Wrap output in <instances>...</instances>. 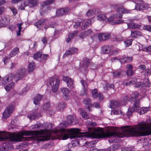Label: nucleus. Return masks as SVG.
Here are the masks:
<instances>
[{"label":"nucleus","instance_id":"f257e3e1","mask_svg":"<svg viewBox=\"0 0 151 151\" xmlns=\"http://www.w3.org/2000/svg\"><path fill=\"white\" fill-rule=\"evenodd\" d=\"M115 127L111 128V132H104L100 128H98L92 132H87L81 133L79 129V142H81L82 140L85 139V138H105L110 136L121 137L122 134H129L132 136H142L151 134V126L147 124L145 122H141L137 125L133 126H127L121 127L120 132L117 131L114 128Z\"/></svg>","mask_w":151,"mask_h":151},{"label":"nucleus","instance_id":"f03ea898","mask_svg":"<svg viewBox=\"0 0 151 151\" xmlns=\"http://www.w3.org/2000/svg\"><path fill=\"white\" fill-rule=\"evenodd\" d=\"M52 135L50 132L47 129H42L38 131H23L21 135L10 133L9 137L3 135L0 136V141L9 140L10 141H21L24 140L29 141L32 139V137H24L23 136H32L37 142L43 141L49 139Z\"/></svg>","mask_w":151,"mask_h":151},{"label":"nucleus","instance_id":"7ed1b4c3","mask_svg":"<svg viewBox=\"0 0 151 151\" xmlns=\"http://www.w3.org/2000/svg\"><path fill=\"white\" fill-rule=\"evenodd\" d=\"M54 2L53 0H48L43 2L41 4L42 7L40 9V13L41 15H44L45 14L47 13L50 10L51 8L48 6Z\"/></svg>","mask_w":151,"mask_h":151},{"label":"nucleus","instance_id":"20e7f679","mask_svg":"<svg viewBox=\"0 0 151 151\" xmlns=\"http://www.w3.org/2000/svg\"><path fill=\"white\" fill-rule=\"evenodd\" d=\"M127 97L125 96L124 97L120 102L118 101H111L110 102L109 105L110 107L114 109L119 107L121 105H125L127 103Z\"/></svg>","mask_w":151,"mask_h":151},{"label":"nucleus","instance_id":"39448f33","mask_svg":"<svg viewBox=\"0 0 151 151\" xmlns=\"http://www.w3.org/2000/svg\"><path fill=\"white\" fill-rule=\"evenodd\" d=\"M60 82V80L59 78H56L55 81L54 78H50L49 79L47 84L48 86L52 87V91L55 92L58 89V86Z\"/></svg>","mask_w":151,"mask_h":151},{"label":"nucleus","instance_id":"423d86ee","mask_svg":"<svg viewBox=\"0 0 151 151\" xmlns=\"http://www.w3.org/2000/svg\"><path fill=\"white\" fill-rule=\"evenodd\" d=\"M115 7L116 12L119 14L118 16L119 19L122 18V14L129 13L131 12V10H128L123 6H120L118 5H115Z\"/></svg>","mask_w":151,"mask_h":151},{"label":"nucleus","instance_id":"0eeeda50","mask_svg":"<svg viewBox=\"0 0 151 151\" xmlns=\"http://www.w3.org/2000/svg\"><path fill=\"white\" fill-rule=\"evenodd\" d=\"M119 19V18L118 14H116L114 15L113 16L111 17L108 19L106 18V20L105 22L107 21L109 22V23L112 25L120 24L123 22L122 20H116L117 19Z\"/></svg>","mask_w":151,"mask_h":151},{"label":"nucleus","instance_id":"6e6552de","mask_svg":"<svg viewBox=\"0 0 151 151\" xmlns=\"http://www.w3.org/2000/svg\"><path fill=\"white\" fill-rule=\"evenodd\" d=\"M26 69L24 68L19 69L14 76L15 80L18 81L23 78L26 74Z\"/></svg>","mask_w":151,"mask_h":151},{"label":"nucleus","instance_id":"1a4fd4ad","mask_svg":"<svg viewBox=\"0 0 151 151\" xmlns=\"http://www.w3.org/2000/svg\"><path fill=\"white\" fill-rule=\"evenodd\" d=\"M67 124H63L65 127H66L73 124H77L78 121L76 117L74 116L69 115L67 117Z\"/></svg>","mask_w":151,"mask_h":151},{"label":"nucleus","instance_id":"9d476101","mask_svg":"<svg viewBox=\"0 0 151 151\" xmlns=\"http://www.w3.org/2000/svg\"><path fill=\"white\" fill-rule=\"evenodd\" d=\"M13 110V106L11 105L8 106L3 114V117L4 119L9 117L12 113Z\"/></svg>","mask_w":151,"mask_h":151},{"label":"nucleus","instance_id":"9b49d317","mask_svg":"<svg viewBox=\"0 0 151 151\" xmlns=\"http://www.w3.org/2000/svg\"><path fill=\"white\" fill-rule=\"evenodd\" d=\"M91 93L92 96L94 99H96L98 98L99 101H102L104 100V97L101 93L98 92L96 89H94L92 90Z\"/></svg>","mask_w":151,"mask_h":151},{"label":"nucleus","instance_id":"f8f14e48","mask_svg":"<svg viewBox=\"0 0 151 151\" xmlns=\"http://www.w3.org/2000/svg\"><path fill=\"white\" fill-rule=\"evenodd\" d=\"M10 20L8 17L2 16L0 19V25L1 27H5L9 25Z\"/></svg>","mask_w":151,"mask_h":151},{"label":"nucleus","instance_id":"ddd939ff","mask_svg":"<svg viewBox=\"0 0 151 151\" xmlns=\"http://www.w3.org/2000/svg\"><path fill=\"white\" fill-rule=\"evenodd\" d=\"M14 76V75L12 73L2 78L1 82V83L4 85H6L12 80Z\"/></svg>","mask_w":151,"mask_h":151},{"label":"nucleus","instance_id":"4468645a","mask_svg":"<svg viewBox=\"0 0 151 151\" xmlns=\"http://www.w3.org/2000/svg\"><path fill=\"white\" fill-rule=\"evenodd\" d=\"M63 79L66 82L67 86L70 88H73L74 87L73 81L71 78L68 76H63Z\"/></svg>","mask_w":151,"mask_h":151},{"label":"nucleus","instance_id":"2eb2a0df","mask_svg":"<svg viewBox=\"0 0 151 151\" xmlns=\"http://www.w3.org/2000/svg\"><path fill=\"white\" fill-rule=\"evenodd\" d=\"M98 36L99 41H102L109 39L111 37V34L109 33H101L99 34Z\"/></svg>","mask_w":151,"mask_h":151},{"label":"nucleus","instance_id":"dca6fc26","mask_svg":"<svg viewBox=\"0 0 151 151\" xmlns=\"http://www.w3.org/2000/svg\"><path fill=\"white\" fill-rule=\"evenodd\" d=\"M69 11V8L68 7L58 9L56 11V14L57 16H63L68 13Z\"/></svg>","mask_w":151,"mask_h":151},{"label":"nucleus","instance_id":"f3484780","mask_svg":"<svg viewBox=\"0 0 151 151\" xmlns=\"http://www.w3.org/2000/svg\"><path fill=\"white\" fill-rule=\"evenodd\" d=\"M77 49L75 47L69 48L64 54L63 56L65 57L67 56L74 54L77 52Z\"/></svg>","mask_w":151,"mask_h":151},{"label":"nucleus","instance_id":"a211bd4d","mask_svg":"<svg viewBox=\"0 0 151 151\" xmlns=\"http://www.w3.org/2000/svg\"><path fill=\"white\" fill-rule=\"evenodd\" d=\"M113 48L112 45H105L101 48V52L104 54H107L109 53Z\"/></svg>","mask_w":151,"mask_h":151},{"label":"nucleus","instance_id":"6ab92c4d","mask_svg":"<svg viewBox=\"0 0 151 151\" xmlns=\"http://www.w3.org/2000/svg\"><path fill=\"white\" fill-rule=\"evenodd\" d=\"M25 6H29L31 7H35L37 5V0H27V3L25 2L24 3Z\"/></svg>","mask_w":151,"mask_h":151},{"label":"nucleus","instance_id":"aec40b11","mask_svg":"<svg viewBox=\"0 0 151 151\" xmlns=\"http://www.w3.org/2000/svg\"><path fill=\"white\" fill-rule=\"evenodd\" d=\"M97 16V19L100 21H106V17L101 13L99 10L97 9V13L96 14Z\"/></svg>","mask_w":151,"mask_h":151},{"label":"nucleus","instance_id":"412c9836","mask_svg":"<svg viewBox=\"0 0 151 151\" xmlns=\"http://www.w3.org/2000/svg\"><path fill=\"white\" fill-rule=\"evenodd\" d=\"M93 31L91 29H89L81 32L79 35V36L80 38H84L91 34Z\"/></svg>","mask_w":151,"mask_h":151},{"label":"nucleus","instance_id":"4be33fe9","mask_svg":"<svg viewBox=\"0 0 151 151\" xmlns=\"http://www.w3.org/2000/svg\"><path fill=\"white\" fill-rule=\"evenodd\" d=\"M41 115L37 112L35 111L30 114H28L27 116L30 120H31L38 118Z\"/></svg>","mask_w":151,"mask_h":151},{"label":"nucleus","instance_id":"5701e85b","mask_svg":"<svg viewBox=\"0 0 151 151\" xmlns=\"http://www.w3.org/2000/svg\"><path fill=\"white\" fill-rule=\"evenodd\" d=\"M137 79L136 78H133L130 81H125L123 82L122 84L124 85H125L126 86H128L130 84H134L135 85L137 83Z\"/></svg>","mask_w":151,"mask_h":151},{"label":"nucleus","instance_id":"b1692460","mask_svg":"<svg viewBox=\"0 0 151 151\" xmlns=\"http://www.w3.org/2000/svg\"><path fill=\"white\" fill-rule=\"evenodd\" d=\"M60 91L64 96V97L65 99L68 98V93L69 91L66 88L63 87L60 89Z\"/></svg>","mask_w":151,"mask_h":151},{"label":"nucleus","instance_id":"393cba45","mask_svg":"<svg viewBox=\"0 0 151 151\" xmlns=\"http://www.w3.org/2000/svg\"><path fill=\"white\" fill-rule=\"evenodd\" d=\"M42 96L40 94L37 95L34 99V103L35 105H38L41 100Z\"/></svg>","mask_w":151,"mask_h":151},{"label":"nucleus","instance_id":"a878e982","mask_svg":"<svg viewBox=\"0 0 151 151\" xmlns=\"http://www.w3.org/2000/svg\"><path fill=\"white\" fill-rule=\"evenodd\" d=\"M19 48L17 47L14 48L9 54V55L10 58L12 57L19 52Z\"/></svg>","mask_w":151,"mask_h":151},{"label":"nucleus","instance_id":"bb28decb","mask_svg":"<svg viewBox=\"0 0 151 151\" xmlns=\"http://www.w3.org/2000/svg\"><path fill=\"white\" fill-rule=\"evenodd\" d=\"M46 20L45 19H41L39 20L37 22L34 23V24L37 28L40 27L45 24Z\"/></svg>","mask_w":151,"mask_h":151},{"label":"nucleus","instance_id":"cd10ccee","mask_svg":"<svg viewBox=\"0 0 151 151\" xmlns=\"http://www.w3.org/2000/svg\"><path fill=\"white\" fill-rule=\"evenodd\" d=\"M80 113L82 117L84 119H87L90 118L89 116L87 114L86 112L81 109H80Z\"/></svg>","mask_w":151,"mask_h":151},{"label":"nucleus","instance_id":"c85d7f7f","mask_svg":"<svg viewBox=\"0 0 151 151\" xmlns=\"http://www.w3.org/2000/svg\"><path fill=\"white\" fill-rule=\"evenodd\" d=\"M131 36L133 38H137L139 36H142V34L139 31H131Z\"/></svg>","mask_w":151,"mask_h":151},{"label":"nucleus","instance_id":"c756f323","mask_svg":"<svg viewBox=\"0 0 151 151\" xmlns=\"http://www.w3.org/2000/svg\"><path fill=\"white\" fill-rule=\"evenodd\" d=\"M129 27L132 29H139L140 27L139 24L134 23H130L127 24Z\"/></svg>","mask_w":151,"mask_h":151},{"label":"nucleus","instance_id":"7c9ffc66","mask_svg":"<svg viewBox=\"0 0 151 151\" xmlns=\"http://www.w3.org/2000/svg\"><path fill=\"white\" fill-rule=\"evenodd\" d=\"M139 96V93L137 92L132 93L130 97L129 101L130 102H133L137 99Z\"/></svg>","mask_w":151,"mask_h":151},{"label":"nucleus","instance_id":"2f4dec72","mask_svg":"<svg viewBox=\"0 0 151 151\" xmlns=\"http://www.w3.org/2000/svg\"><path fill=\"white\" fill-rule=\"evenodd\" d=\"M14 83L13 82H12L6 86H5L4 88L7 91H8L14 88Z\"/></svg>","mask_w":151,"mask_h":151},{"label":"nucleus","instance_id":"473e14b6","mask_svg":"<svg viewBox=\"0 0 151 151\" xmlns=\"http://www.w3.org/2000/svg\"><path fill=\"white\" fill-rule=\"evenodd\" d=\"M78 30H76L70 34L68 37L66 39V42H69L71 39L74 37L75 35L78 33Z\"/></svg>","mask_w":151,"mask_h":151},{"label":"nucleus","instance_id":"72a5a7b5","mask_svg":"<svg viewBox=\"0 0 151 151\" xmlns=\"http://www.w3.org/2000/svg\"><path fill=\"white\" fill-rule=\"evenodd\" d=\"M97 13V9H93L89 10L88 11L86 14V15L88 16H91L94 15H96Z\"/></svg>","mask_w":151,"mask_h":151},{"label":"nucleus","instance_id":"f704fd0d","mask_svg":"<svg viewBox=\"0 0 151 151\" xmlns=\"http://www.w3.org/2000/svg\"><path fill=\"white\" fill-rule=\"evenodd\" d=\"M132 57H128L122 58L120 60V62L121 63H129L132 61Z\"/></svg>","mask_w":151,"mask_h":151},{"label":"nucleus","instance_id":"c9c22d12","mask_svg":"<svg viewBox=\"0 0 151 151\" xmlns=\"http://www.w3.org/2000/svg\"><path fill=\"white\" fill-rule=\"evenodd\" d=\"M50 107V104L47 103L44 104L41 108V110L42 112H45L47 111Z\"/></svg>","mask_w":151,"mask_h":151},{"label":"nucleus","instance_id":"e433bc0d","mask_svg":"<svg viewBox=\"0 0 151 151\" xmlns=\"http://www.w3.org/2000/svg\"><path fill=\"white\" fill-rule=\"evenodd\" d=\"M66 104L63 102L59 103L56 107V109L58 111H61L63 110L66 106Z\"/></svg>","mask_w":151,"mask_h":151},{"label":"nucleus","instance_id":"4c0bfd02","mask_svg":"<svg viewBox=\"0 0 151 151\" xmlns=\"http://www.w3.org/2000/svg\"><path fill=\"white\" fill-rule=\"evenodd\" d=\"M149 109V108L145 107L141 108L138 111L140 114H142L147 111Z\"/></svg>","mask_w":151,"mask_h":151},{"label":"nucleus","instance_id":"58836bf2","mask_svg":"<svg viewBox=\"0 0 151 151\" xmlns=\"http://www.w3.org/2000/svg\"><path fill=\"white\" fill-rule=\"evenodd\" d=\"M139 103L140 100H137L135 101L132 107H131V108H134L135 109V111L137 110L140 107Z\"/></svg>","mask_w":151,"mask_h":151},{"label":"nucleus","instance_id":"ea45409f","mask_svg":"<svg viewBox=\"0 0 151 151\" xmlns=\"http://www.w3.org/2000/svg\"><path fill=\"white\" fill-rule=\"evenodd\" d=\"M48 57L49 55L47 54H41L40 60H39L41 62H45L48 58Z\"/></svg>","mask_w":151,"mask_h":151},{"label":"nucleus","instance_id":"a19ab883","mask_svg":"<svg viewBox=\"0 0 151 151\" xmlns=\"http://www.w3.org/2000/svg\"><path fill=\"white\" fill-rule=\"evenodd\" d=\"M35 68V64L33 63H29L28 66V71L29 72H32Z\"/></svg>","mask_w":151,"mask_h":151},{"label":"nucleus","instance_id":"79ce46f5","mask_svg":"<svg viewBox=\"0 0 151 151\" xmlns=\"http://www.w3.org/2000/svg\"><path fill=\"white\" fill-rule=\"evenodd\" d=\"M37 46V44L36 42H32L29 46V48L32 50H35Z\"/></svg>","mask_w":151,"mask_h":151},{"label":"nucleus","instance_id":"37998d69","mask_svg":"<svg viewBox=\"0 0 151 151\" xmlns=\"http://www.w3.org/2000/svg\"><path fill=\"white\" fill-rule=\"evenodd\" d=\"M135 111V109L134 108H131L130 107L128 110V112L127 113V115L128 117H130L132 114V113Z\"/></svg>","mask_w":151,"mask_h":151},{"label":"nucleus","instance_id":"c03bdc74","mask_svg":"<svg viewBox=\"0 0 151 151\" xmlns=\"http://www.w3.org/2000/svg\"><path fill=\"white\" fill-rule=\"evenodd\" d=\"M83 102V103L85 104L89 105V106L87 107V109L89 111H90L91 110L90 109V104H90L91 102V99L89 98H87L85 99Z\"/></svg>","mask_w":151,"mask_h":151},{"label":"nucleus","instance_id":"a18cd8bd","mask_svg":"<svg viewBox=\"0 0 151 151\" xmlns=\"http://www.w3.org/2000/svg\"><path fill=\"white\" fill-rule=\"evenodd\" d=\"M135 9L137 10H141L144 9V5L143 4L138 3L136 5Z\"/></svg>","mask_w":151,"mask_h":151},{"label":"nucleus","instance_id":"49530a36","mask_svg":"<svg viewBox=\"0 0 151 151\" xmlns=\"http://www.w3.org/2000/svg\"><path fill=\"white\" fill-rule=\"evenodd\" d=\"M95 142L94 141L89 142H85L86 146L88 148H91L93 147L95 144Z\"/></svg>","mask_w":151,"mask_h":151},{"label":"nucleus","instance_id":"de8ad7c7","mask_svg":"<svg viewBox=\"0 0 151 151\" xmlns=\"http://www.w3.org/2000/svg\"><path fill=\"white\" fill-rule=\"evenodd\" d=\"M91 21L90 19H89L87 20L83 25V27H82V29H86L88 26H89L91 25Z\"/></svg>","mask_w":151,"mask_h":151},{"label":"nucleus","instance_id":"09e8293b","mask_svg":"<svg viewBox=\"0 0 151 151\" xmlns=\"http://www.w3.org/2000/svg\"><path fill=\"white\" fill-rule=\"evenodd\" d=\"M113 40L115 42L120 41L123 40V38L121 36L119 35L115 36L113 38Z\"/></svg>","mask_w":151,"mask_h":151},{"label":"nucleus","instance_id":"8fccbe9b","mask_svg":"<svg viewBox=\"0 0 151 151\" xmlns=\"http://www.w3.org/2000/svg\"><path fill=\"white\" fill-rule=\"evenodd\" d=\"M121 71L120 70H116L113 72V76L114 77L118 78L120 76Z\"/></svg>","mask_w":151,"mask_h":151},{"label":"nucleus","instance_id":"3c124183","mask_svg":"<svg viewBox=\"0 0 151 151\" xmlns=\"http://www.w3.org/2000/svg\"><path fill=\"white\" fill-rule=\"evenodd\" d=\"M151 71L149 69H146L141 72L142 75L145 76H147L151 73Z\"/></svg>","mask_w":151,"mask_h":151},{"label":"nucleus","instance_id":"603ef678","mask_svg":"<svg viewBox=\"0 0 151 151\" xmlns=\"http://www.w3.org/2000/svg\"><path fill=\"white\" fill-rule=\"evenodd\" d=\"M22 25V23H17V26L18 27V32H17V36H20L21 35L20 32L21 30L22 29L21 26Z\"/></svg>","mask_w":151,"mask_h":151},{"label":"nucleus","instance_id":"864d4df0","mask_svg":"<svg viewBox=\"0 0 151 151\" xmlns=\"http://www.w3.org/2000/svg\"><path fill=\"white\" fill-rule=\"evenodd\" d=\"M41 55V52H37L36 53L34 54V58L36 60L40 59Z\"/></svg>","mask_w":151,"mask_h":151},{"label":"nucleus","instance_id":"5fc2aeb1","mask_svg":"<svg viewBox=\"0 0 151 151\" xmlns=\"http://www.w3.org/2000/svg\"><path fill=\"white\" fill-rule=\"evenodd\" d=\"M144 86V83L142 82H137V83L134 86L136 87L141 88L143 87Z\"/></svg>","mask_w":151,"mask_h":151},{"label":"nucleus","instance_id":"6e6d98bb","mask_svg":"<svg viewBox=\"0 0 151 151\" xmlns=\"http://www.w3.org/2000/svg\"><path fill=\"white\" fill-rule=\"evenodd\" d=\"M132 39H129L126 40L124 41V43L126 47H128L132 44Z\"/></svg>","mask_w":151,"mask_h":151},{"label":"nucleus","instance_id":"4d7b16f0","mask_svg":"<svg viewBox=\"0 0 151 151\" xmlns=\"http://www.w3.org/2000/svg\"><path fill=\"white\" fill-rule=\"evenodd\" d=\"M81 83L83 86V88H86L87 87L88 83L86 81L83 80H81Z\"/></svg>","mask_w":151,"mask_h":151},{"label":"nucleus","instance_id":"13d9d810","mask_svg":"<svg viewBox=\"0 0 151 151\" xmlns=\"http://www.w3.org/2000/svg\"><path fill=\"white\" fill-rule=\"evenodd\" d=\"M89 60V59H87V60H84V63L85 64V65L87 68L89 66V65H92L91 63H90Z\"/></svg>","mask_w":151,"mask_h":151},{"label":"nucleus","instance_id":"bf43d9fd","mask_svg":"<svg viewBox=\"0 0 151 151\" xmlns=\"http://www.w3.org/2000/svg\"><path fill=\"white\" fill-rule=\"evenodd\" d=\"M95 107L96 108H98L100 107V104L98 102H95L93 104H90V107Z\"/></svg>","mask_w":151,"mask_h":151},{"label":"nucleus","instance_id":"052dcab7","mask_svg":"<svg viewBox=\"0 0 151 151\" xmlns=\"http://www.w3.org/2000/svg\"><path fill=\"white\" fill-rule=\"evenodd\" d=\"M86 124L89 126H92L93 127H94L96 125V123L90 121H87L86 122Z\"/></svg>","mask_w":151,"mask_h":151},{"label":"nucleus","instance_id":"680f3d73","mask_svg":"<svg viewBox=\"0 0 151 151\" xmlns=\"http://www.w3.org/2000/svg\"><path fill=\"white\" fill-rule=\"evenodd\" d=\"M145 82L144 83V86H145V87H150V84L149 80L148 79H146L145 80Z\"/></svg>","mask_w":151,"mask_h":151},{"label":"nucleus","instance_id":"e2e57ef3","mask_svg":"<svg viewBox=\"0 0 151 151\" xmlns=\"http://www.w3.org/2000/svg\"><path fill=\"white\" fill-rule=\"evenodd\" d=\"M126 73L128 76H130L134 73V71L132 70H127L126 71Z\"/></svg>","mask_w":151,"mask_h":151},{"label":"nucleus","instance_id":"0e129e2a","mask_svg":"<svg viewBox=\"0 0 151 151\" xmlns=\"http://www.w3.org/2000/svg\"><path fill=\"white\" fill-rule=\"evenodd\" d=\"M10 9L12 11L14 15H15L17 14V10L14 7H12Z\"/></svg>","mask_w":151,"mask_h":151},{"label":"nucleus","instance_id":"69168bd1","mask_svg":"<svg viewBox=\"0 0 151 151\" xmlns=\"http://www.w3.org/2000/svg\"><path fill=\"white\" fill-rule=\"evenodd\" d=\"M86 88H83L81 91V95L82 96H84L86 94Z\"/></svg>","mask_w":151,"mask_h":151},{"label":"nucleus","instance_id":"338daca9","mask_svg":"<svg viewBox=\"0 0 151 151\" xmlns=\"http://www.w3.org/2000/svg\"><path fill=\"white\" fill-rule=\"evenodd\" d=\"M144 29L147 30L149 32H151V25H146L144 27Z\"/></svg>","mask_w":151,"mask_h":151},{"label":"nucleus","instance_id":"774afa93","mask_svg":"<svg viewBox=\"0 0 151 151\" xmlns=\"http://www.w3.org/2000/svg\"><path fill=\"white\" fill-rule=\"evenodd\" d=\"M111 114H119V113L121 114H122V111H118L117 110H113L111 111Z\"/></svg>","mask_w":151,"mask_h":151}]
</instances>
